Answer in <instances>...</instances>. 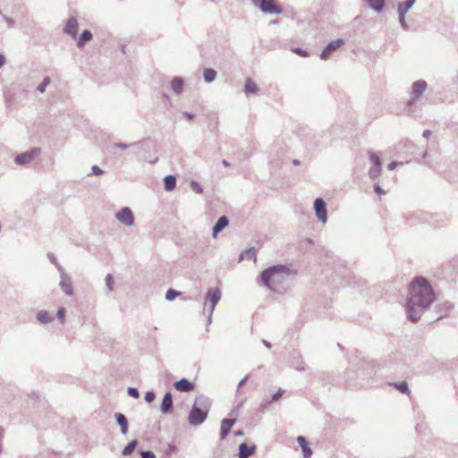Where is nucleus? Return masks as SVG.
<instances>
[{"label":"nucleus","instance_id":"1","mask_svg":"<svg viewBox=\"0 0 458 458\" xmlns=\"http://www.w3.org/2000/svg\"><path fill=\"white\" fill-rule=\"evenodd\" d=\"M435 300L433 290L423 277H417L410 287V297L407 302V313L412 322H417L422 311Z\"/></svg>","mask_w":458,"mask_h":458},{"label":"nucleus","instance_id":"2","mask_svg":"<svg viewBox=\"0 0 458 458\" xmlns=\"http://www.w3.org/2000/svg\"><path fill=\"white\" fill-rule=\"evenodd\" d=\"M289 272L284 266H274L262 272L261 281L269 289L276 291L285 282Z\"/></svg>","mask_w":458,"mask_h":458},{"label":"nucleus","instance_id":"3","mask_svg":"<svg viewBox=\"0 0 458 458\" xmlns=\"http://www.w3.org/2000/svg\"><path fill=\"white\" fill-rule=\"evenodd\" d=\"M210 408V403L208 399H196L189 414V423L197 426L205 421Z\"/></svg>","mask_w":458,"mask_h":458},{"label":"nucleus","instance_id":"4","mask_svg":"<svg viewBox=\"0 0 458 458\" xmlns=\"http://www.w3.org/2000/svg\"><path fill=\"white\" fill-rule=\"evenodd\" d=\"M259 4L262 12L268 13H281L282 9L276 4V0H252Z\"/></svg>","mask_w":458,"mask_h":458},{"label":"nucleus","instance_id":"5","mask_svg":"<svg viewBox=\"0 0 458 458\" xmlns=\"http://www.w3.org/2000/svg\"><path fill=\"white\" fill-rule=\"evenodd\" d=\"M221 298V292L217 288L209 289L207 293V299L205 301V306H208L210 311H213L216 303L219 301Z\"/></svg>","mask_w":458,"mask_h":458},{"label":"nucleus","instance_id":"6","mask_svg":"<svg viewBox=\"0 0 458 458\" xmlns=\"http://www.w3.org/2000/svg\"><path fill=\"white\" fill-rule=\"evenodd\" d=\"M116 218L123 225L130 226L133 224L134 217L131 210L129 208H123L116 214Z\"/></svg>","mask_w":458,"mask_h":458},{"label":"nucleus","instance_id":"7","mask_svg":"<svg viewBox=\"0 0 458 458\" xmlns=\"http://www.w3.org/2000/svg\"><path fill=\"white\" fill-rule=\"evenodd\" d=\"M314 208L318 218L321 222L325 223L327 218V212L324 200L322 199H317L314 202Z\"/></svg>","mask_w":458,"mask_h":458},{"label":"nucleus","instance_id":"8","mask_svg":"<svg viewBox=\"0 0 458 458\" xmlns=\"http://www.w3.org/2000/svg\"><path fill=\"white\" fill-rule=\"evenodd\" d=\"M344 44V41L342 38H338L336 40H334L330 42L327 47L324 49V51L321 53L320 57L321 59H327L328 56L331 55L333 51H335L339 47H341Z\"/></svg>","mask_w":458,"mask_h":458},{"label":"nucleus","instance_id":"9","mask_svg":"<svg viewBox=\"0 0 458 458\" xmlns=\"http://www.w3.org/2000/svg\"><path fill=\"white\" fill-rule=\"evenodd\" d=\"M38 154V149H33V150H30V151H28V152H24V153H21L20 155H18L15 158V162L18 164V165H24V164H28L30 163V161H32V159L34 158V157L36 155Z\"/></svg>","mask_w":458,"mask_h":458},{"label":"nucleus","instance_id":"10","mask_svg":"<svg viewBox=\"0 0 458 458\" xmlns=\"http://www.w3.org/2000/svg\"><path fill=\"white\" fill-rule=\"evenodd\" d=\"M78 21L75 18L71 17L68 19L66 25L64 29L66 34L71 35L73 38H76L78 33Z\"/></svg>","mask_w":458,"mask_h":458},{"label":"nucleus","instance_id":"11","mask_svg":"<svg viewBox=\"0 0 458 458\" xmlns=\"http://www.w3.org/2000/svg\"><path fill=\"white\" fill-rule=\"evenodd\" d=\"M427 83L424 81H417L412 85V95L414 99L409 102V105H412L413 101L419 98L421 94L426 90Z\"/></svg>","mask_w":458,"mask_h":458},{"label":"nucleus","instance_id":"12","mask_svg":"<svg viewBox=\"0 0 458 458\" xmlns=\"http://www.w3.org/2000/svg\"><path fill=\"white\" fill-rule=\"evenodd\" d=\"M235 419H224L222 421H221V426H220V437L221 439H225L230 430L232 429L233 426L234 425L235 423Z\"/></svg>","mask_w":458,"mask_h":458},{"label":"nucleus","instance_id":"13","mask_svg":"<svg viewBox=\"0 0 458 458\" xmlns=\"http://www.w3.org/2000/svg\"><path fill=\"white\" fill-rule=\"evenodd\" d=\"M174 386L177 391L181 392H190L194 389V385L185 378L175 382Z\"/></svg>","mask_w":458,"mask_h":458},{"label":"nucleus","instance_id":"14","mask_svg":"<svg viewBox=\"0 0 458 458\" xmlns=\"http://www.w3.org/2000/svg\"><path fill=\"white\" fill-rule=\"evenodd\" d=\"M256 446L251 445L249 446L246 444L242 443L239 446V458H249L250 455H252L255 453Z\"/></svg>","mask_w":458,"mask_h":458},{"label":"nucleus","instance_id":"15","mask_svg":"<svg viewBox=\"0 0 458 458\" xmlns=\"http://www.w3.org/2000/svg\"><path fill=\"white\" fill-rule=\"evenodd\" d=\"M415 0H406V2L403 4L399 5L398 11L400 14V21L404 26V14L408 11L409 8L412 6Z\"/></svg>","mask_w":458,"mask_h":458},{"label":"nucleus","instance_id":"16","mask_svg":"<svg viewBox=\"0 0 458 458\" xmlns=\"http://www.w3.org/2000/svg\"><path fill=\"white\" fill-rule=\"evenodd\" d=\"M228 225V219L221 216L213 228V236L216 237L217 233Z\"/></svg>","mask_w":458,"mask_h":458},{"label":"nucleus","instance_id":"17","mask_svg":"<svg viewBox=\"0 0 458 458\" xmlns=\"http://www.w3.org/2000/svg\"><path fill=\"white\" fill-rule=\"evenodd\" d=\"M172 406H173L172 394L170 393H166L162 401L161 410L163 412H167L172 409Z\"/></svg>","mask_w":458,"mask_h":458},{"label":"nucleus","instance_id":"18","mask_svg":"<svg viewBox=\"0 0 458 458\" xmlns=\"http://www.w3.org/2000/svg\"><path fill=\"white\" fill-rule=\"evenodd\" d=\"M259 90V88L257 84L250 78H248L245 81V87H244V92L249 94H254L257 93Z\"/></svg>","mask_w":458,"mask_h":458},{"label":"nucleus","instance_id":"19","mask_svg":"<svg viewBox=\"0 0 458 458\" xmlns=\"http://www.w3.org/2000/svg\"><path fill=\"white\" fill-rule=\"evenodd\" d=\"M92 39V33L89 30H84L77 41L78 47H82L86 42Z\"/></svg>","mask_w":458,"mask_h":458},{"label":"nucleus","instance_id":"20","mask_svg":"<svg viewBox=\"0 0 458 458\" xmlns=\"http://www.w3.org/2000/svg\"><path fill=\"white\" fill-rule=\"evenodd\" d=\"M171 87L175 93L179 94L182 90L183 81L181 78H174L171 82Z\"/></svg>","mask_w":458,"mask_h":458},{"label":"nucleus","instance_id":"21","mask_svg":"<svg viewBox=\"0 0 458 458\" xmlns=\"http://www.w3.org/2000/svg\"><path fill=\"white\" fill-rule=\"evenodd\" d=\"M62 290L68 295L72 294V285L69 279L63 278L60 283Z\"/></svg>","mask_w":458,"mask_h":458},{"label":"nucleus","instance_id":"22","mask_svg":"<svg viewBox=\"0 0 458 458\" xmlns=\"http://www.w3.org/2000/svg\"><path fill=\"white\" fill-rule=\"evenodd\" d=\"M117 423L121 426V430L123 434L127 432V420L125 416L122 413H117L115 415Z\"/></svg>","mask_w":458,"mask_h":458},{"label":"nucleus","instance_id":"23","mask_svg":"<svg viewBox=\"0 0 458 458\" xmlns=\"http://www.w3.org/2000/svg\"><path fill=\"white\" fill-rule=\"evenodd\" d=\"M176 184V179L173 175H167L165 178V188L166 191H172L174 189Z\"/></svg>","mask_w":458,"mask_h":458},{"label":"nucleus","instance_id":"24","mask_svg":"<svg viewBox=\"0 0 458 458\" xmlns=\"http://www.w3.org/2000/svg\"><path fill=\"white\" fill-rule=\"evenodd\" d=\"M203 75L207 82H211L215 80L216 72L215 70L208 68L204 70Z\"/></svg>","mask_w":458,"mask_h":458},{"label":"nucleus","instance_id":"25","mask_svg":"<svg viewBox=\"0 0 458 458\" xmlns=\"http://www.w3.org/2000/svg\"><path fill=\"white\" fill-rule=\"evenodd\" d=\"M37 318H38L39 322L44 323V324L52 321V318L50 317L49 313L47 311H45V310L39 311L38 313Z\"/></svg>","mask_w":458,"mask_h":458},{"label":"nucleus","instance_id":"26","mask_svg":"<svg viewBox=\"0 0 458 458\" xmlns=\"http://www.w3.org/2000/svg\"><path fill=\"white\" fill-rule=\"evenodd\" d=\"M394 387L403 394H409L408 385L405 381L394 384Z\"/></svg>","mask_w":458,"mask_h":458},{"label":"nucleus","instance_id":"27","mask_svg":"<svg viewBox=\"0 0 458 458\" xmlns=\"http://www.w3.org/2000/svg\"><path fill=\"white\" fill-rule=\"evenodd\" d=\"M136 445H137V441H136V440H132V441H131V442H130V443L125 446V448L123 449V454L124 455H129V454H131L134 451V449H135Z\"/></svg>","mask_w":458,"mask_h":458},{"label":"nucleus","instance_id":"28","mask_svg":"<svg viewBox=\"0 0 458 458\" xmlns=\"http://www.w3.org/2000/svg\"><path fill=\"white\" fill-rule=\"evenodd\" d=\"M369 174L370 178H372V179H376V178H377V177L380 175V174H381V167H377V166H374V165H373V166L369 169Z\"/></svg>","mask_w":458,"mask_h":458},{"label":"nucleus","instance_id":"29","mask_svg":"<svg viewBox=\"0 0 458 458\" xmlns=\"http://www.w3.org/2000/svg\"><path fill=\"white\" fill-rule=\"evenodd\" d=\"M181 293L174 291V289H169L166 292L165 298L168 301H174L177 296H179Z\"/></svg>","mask_w":458,"mask_h":458},{"label":"nucleus","instance_id":"30","mask_svg":"<svg viewBox=\"0 0 458 458\" xmlns=\"http://www.w3.org/2000/svg\"><path fill=\"white\" fill-rule=\"evenodd\" d=\"M370 161L372 162L374 166L381 167L380 158L375 153H370Z\"/></svg>","mask_w":458,"mask_h":458},{"label":"nucleus","instance_id":"31","mask_svg":"<svg viewBox=\"0 0 458 458\" xmlns=\"http://www.w3.org/2000/svg\"><path fill=\"white\" fill-rule=\"evenodd\" d=\"M57 318L61 321V323L64 322L65 318V309L64 308H59L57 311Z\"/></svg>","mask_w":458,"mask_h":458},{"label":"nucleus","instance_id":"32","mask_svg":"<svg viewBox=\"0 0 458 458\" xmlns=\"http://www.w3.org/2000/svg\"><path fill=\"white\" fill-rule=\"evenodd\" d=\"M301 449L304 458H310L311 456L312 451L308 445L302 447Z\"/></svg>","mask_w":458,"mask_h":458},{"label":"nucleus","instance_id":"33","mask_svg":"<svg viewBox=\"0 0 458 458\" xmlns=\"http://www.w3.org/2000/svg\"><path fill=\"white\" fill-rule=\"evenodd\" d=\"M106 283L110 290H113L114 285V278L111 275L106 276Z\"/></svg>","mask_w":458,"mask_h":458},{"label":"nucleus","instance_id":"34","mask_svg":"<svg viewBox=\"0 0 458 458\" xmlns=\"http://www.w3.org/2000/svg\"><path fill=\"white\" fill-rule=\"evenodd\" d=\"M128 393L131 396L134 397V398H138L139 397V392L136 388H132V387H130L128 389Z\"/></svg>","mask_w":458,"mask_h":458},{"label":"nucleus","instance_id":"35","mask_svg":"<svg viewBox=\"0 0 458 458\" xmlns=\"http://www.w3.org/2000/svg\"><path fill=\"white\" fill-rule=\"evenodd\" d=\"M92 173L95 175H101V174H103V170L101 168H99L98 165H93L92 166Z\"/></svg>","mask_w":458,"mask_h":458},{"label":"nucleus","instance_id":"36","mask_svg":"<svg viewBox=\"0 0 458 458\" xmlns=\"http://www.w3.org/2000/svg\"><path fill=\"white\" fill-rule=\"evenodd\" d=\"M297 442L299 443V445H301V448L308 445V443H307L305 437H298Z\"/></svg>","mask_w":458,"mask_h":458},{"label":"nucleus","instance_id":"37","mask_svg":"<svg viewBox=\"0 0 458 458\" xmlns=\"http://www.w3.org/2000/svg\"><path fill=\"white\" fill-rule=\"evenodd\" d=\"M142 458H156L154 453L150 451H145L141 453Z\"/></svg>","mask_w":458,"mask_h":458},{"label":"nucleus","instance_id":"38","mask_svg":"<svg viewBox=\"0 0 458 458\" xmlns=\"http://www.w3.org/2000/svg\"><path fill=\"white\" fill-rule=\"evenodd\" d=\"M155 399V394L151 392H148L145 395V400L151 403Z\"/></svg>","mask_w":458,"mask_h":458},{"label":"nucleus","instance_id":"39","mask_svg":"<svg viewBox=\"0 0 458 458\" xmlns=\"http://www.w3.org/2000/svg\"><path fill=\"white\" fill-rule=\"evenodd\" d=\"M295 53H297L298 55H301V56H307V52L306 51H303L301 49H295L294 50Z\"/></svg>","mask_w":458,"mask_h":458},{"label":"nucleus","instance_id":"40","mask_svg":"<svg viewBox=\"0 0 458 458\" xmlns=\"http://www.w3.org/2000/svg\"><path fill=\"white\" fill-rule=\"evenodd\" d=\"M375 191L378 194V195H382L385 193V191L380 188L379 185H376L375 186Z\"/></svg>","mask_w":458,"mask_h":458},{"label":"nucleus","instance_id":"41","mask_svg":"<svg viewBox=\"0 0 458 458\" xmlns=\"http://www.w3.org/2000/svg\"><path fill=\"white\" fill-rule=\"evenodd\" d=\"M397 162L394 161V162H391L389 165H388V169L389 170H394L396 166H397Z\"/></svg>","mask_w":458,"mask_h":458},{"label":"nucleus","instance_id":"42","mask_svg":"<svg viewBox=\"0 0 458 458\" xmlns=\"http://www.w3.org/2000/svg\"><path fill=\"white\" fill-rule=\"evenodd\" d=\"M50 82V79L48 77H46L43 81H42V84L44 87H47Z\"/></svg>","mask_w":458,"mask_h":458},{"label":"nucleus","instance_id":"43","mask_svg":"<svg viewBox=\"0 0 458 458\" xmlns=\"http://www.w3.org/2000/svg\"><path fill=\"white\" fill-rule=\"evenodd\" d=\"M50 82V79L48 77H46L43 81H42V84L44 87H47Z\"/></svg>","mask_w":458,"mask_h":458},{"label":"nucleus","instance_id":"44","mask_svg":"<svg viewBox=\"0 0 458 458\" xmlns=\"http://www.w3.org/2000/svg\"><path fill=\"white\" fill-rule=\"evenodd\" d=\"M281 396H282V393L279 391L278 393H276V394H274V396H273V400L276 401V400H278Z\"/></svg>","mask_w":458,"mask_h":458},{"label":"nucleus","instance_id":"45","mask_svg":"<svg viewBox=\"0 0 458 458\" xmlns=\"http://www.w3.org/2000/svg\"><path fill=\"white\" fill-rule=\"evenodd\" d=\"M192 186H193V189H194L197 192L200 193V192L202 191H201V189H200V187H199V185H197V184L193 183V184H192Z\"/></svg>","mask_w":458,"mask_h":458},{"label":"nucleus","instance_id":"46","mask_svg":"<svg viewBox=\"0 0 458 458\" xmlns=\"http://www.w3.org/2000/svg\"><path fill=\"white\" fill-rule=\"evenodd\" d=\"M5 63L4 56L0 55V67H2Z\"/></svg>","mask_w":458,"mask_h":458},{"label":"nucleus","instance_id":"47","mask_svg":"<svg viewBox=\"0 0 458 458\" xmlns=\"http://www.w3.org/2000/svg\"><path fill=\"white\" fill-rule=\"evenodd\" d=\"M38 90L40 91L41 93L45 92L46 90V87L43 86V84L41 83L38 87Z\"/></svg>","mask_w":458,"mask_h":458},{"label":"nucleus","instance_id":"48","mask_svg":"<svg viewBox=\"0 0 458 458\" xmlns=\"http://www.w3.org/2000/svg\"><path fill=\"white\" fill-rule=\"evenodd\" d=\"M117 146H118L119 148H126V145H124V144H119V145H117Z\"/></svg>","mask_w":458,"mask_h":458},{"label":"nucleus","instance_id":"49","mask_svg":"<svg viewBox=\"0 0 458 458\" xmlns=\"http://www.w3.org/2000/svg\"><path fill=\"white\" fill-rule=\"evenodd\" d=\"M234 434L238 435V436H242V431H236Z\"/></svg>","mask_w":458,"mask_h":458},{"label":"nucleus","instance_id":"50","mask_svg":"<svg viewBox=\"0 0 458 458\" xmlns=\"http://www.w3.org/2000/svg\"><path fill=\"white\" fill-rule=\"evenodd\" d=\"M428 134H429V131H424V135H425V136H428Z\"/></svg>","mask_w":458,"mask_h":458}]
</instances>
